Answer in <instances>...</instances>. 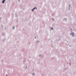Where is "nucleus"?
Listing matches in <instances>:
<instances>
[{
  "label": "nucleus",
  "instance_id": "f257e3e1",
  "mask_svg": "<svg viewBox=\"0 0 76 76\" xmlns=\"http://www.w3.org/2000/svg\"><path fill=\"white\" fill-rule=\"evenodd\" d=\"M70 35H71V36H72L73 37H74L75 35V33L73 32H71L70 33Z\"/></svg>",
  "mask_w": 76,
  "mask_h": 76
},
{
  "label": "nucleus",
  "instance_id": "f03ea898",
  "mask_svg": "<svg viewBox=\"0 0 76 76\" xmlns=\"http://www.w3.org/2000/svg\"><path fill=\"white\" fill-rule=\"evenodd\" d=\"M37 9V8L36 7H34V8H33V9H31V11L32 12H34V9Z\"/></svg>",
  "mask_w": 76,
  "mask_h": 76
},
{
  "label": "nucleus",
  "instance_id": "7ed1b4c3",
  "mask_svg": "<svg viewBox=\"0 0 76 76\" xmlns=\"http://www.w3.org/2000/svg\"><path fill=\"white\" fill-rule=\"evenodd\" d=\"M5 1H6V0H3L2 2V4H4Z\"/></svg>",
  "mask_w": 76,
  "mask_h": 76
},
{
  "label": "nucleus",
  "instance_id": "20e7f679",
  "mask_svg": "<svg viewBox=\"0 0 76 76\" xmlns=\"http://www.w3.org/2000/svg\"><path fill=\"white\" fill-rule=\"evenodd\" d=\"M32 75L33 76H34V75H35V73H33Z\"/></svg>",
  "mask_w": 76,
  "mask_h": 76
},
{
  "label": "nucleus",
  "instance_id": "39448f33",
  "mask_svg": "<svg viewBox=\"0 0 76 76\" xmlns=\"http://www.w3.org/2000/svg\"><path fill=\"white\" fill-rule=\"evenodd\" d=\"M50 29H52V30L53 29V28H51L50 27Z\"/></svg>",
  "mask_w": 76,
  "mask_h": 76
},
{
  "label": "nucleus",
  "instance_id": "423d86ee",
  "mask_svg": "<svg viewBox=\"0 0 76 76\" xmlns=\"http://www.w3.org/2000/svg\"><path fill=\"white\" fill-rule=\"evenodd\" d=\"M34 38H35V39H36V38H37V37H35Z\"/></svg>",
  "mask_w": 76,
  "mask_h": 76
},
{
  "label": "nucleus",
  "instance_id": "0eeeda50",
  "mask_svg": "<svg viewBox=\"0 0 76 76\" xmlns=\"http://www.w3.org/2000/svg\"><path fill=\"white\" fill-rule=\"evenodd\" d=\"M39 57H40V56H41V55L40 54V55H39Z\"/></svg>",
  "mask_w": 76,
  "mask_h": 76
},
{
  "label": "nucleus",
  "instance_id": "6e6552de",
  "mask_svg": "<svg viewBox=\"0 0 76 76\" xmlns=\"http://www.w3.org/2000/svg\"><path fill=\"white\" fill-rule=\"evenodd\" d=\"M1 19V18L0 17V19Z\"/></svg>",
  "mask_w": 76,
  "mask_h": 76
},
{
  "label": "nucleus",
  "instance_id": "1a4fd4ad",
  "mask_svg": "<svg viewBox=\"0 0 76 76\" xmlns=\"http://www.w3.org/2000/svg\"><path fill=\"white\" fill-rule=\"evenodd\" d=\"M13 29H15V27H13Z\"/></svg>",
  "mask_w": 76,
  "mask_h": 76
},
{
  "label": "nucleus",
  "instance_id": "9d476101",
  "mask_svg": "<svg viewBox=\"0 0 76 76\" xmlns=\"http://www.w3.org/2000/svg\"><path fill=\"white\" fill-rule=\"evenodd\" d=\"M6 76H7V75H6Z\"/></svg>",
  "mask_w": 76,
  "mask_h": 76
},
{
  "label": "nucleus",
  "instance_id": "9b49d317",
  "mask_svg": "<svg viewBox=\"0 0 76 76\" xmlns=\"http://www.w3.org/2000/svg\"><path fill=\"white\" fill-rule=\"evenodd\" d=\"M54 19L53 18V20Z\"/></svg>",
  "mask_w": 76,
  "mask_h": 76
},
{
  "label": "nucleus",
  "instance_id": "f8f14e48",
  "mask_svg": "<svg viewBox=\"0 0 76 76\" xmlns=\"http://www.w3.org/2000/svg\"><path fill=\"white\" fill-rule=\"evenodd\" d=\"M38 42H39V41H38Z\"/></svg>",
  "mask_w": 76,
  "mask_h": 76
}]
</instances>
